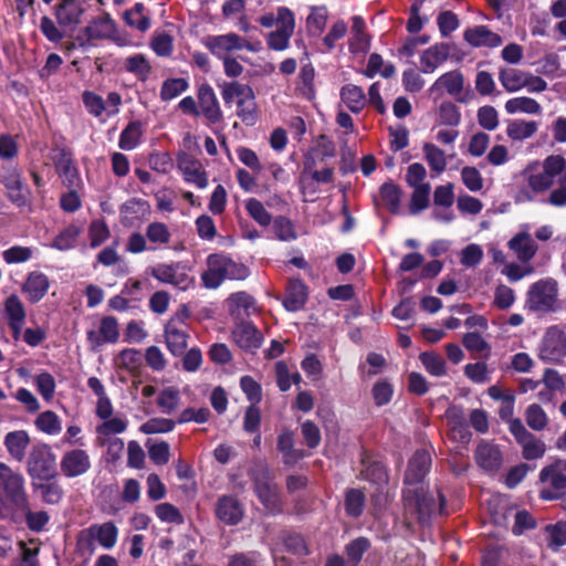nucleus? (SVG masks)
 I'll use <instances>...</instances> for the list:
<instances>
[{"label": "nucleus", "instance_id": "obj_1", "mask_svg": "<svg viewBox=\"0 0 566 566\" xmlns=\"http://www.w3.org/2000/svg\"><path fill=\"white\" fill-rule=\"evenodd\" d=\"M527 188L516 195L517 202H531L538 196L549 193L541 201L553 207L566 206V159L560 155H549L541 164V169L528 166L525 170Z\"/></svg>", "mask_w": 566, "mask_h": 566}, {"label": "nucleus", "instance_id": "obj_2", "mask_svg": "<svg viewBox=\"0 0 566 566\" xmlns=\"http://www.w3.org/2000/svg\"><path fill=\"white\" fill-rule=\"evenodd\" d=\"M258 22L265 29L275 27L265 35L269 50L282 52L290 48L291 39L296 28L295 13L287 7L281 6L275 10L265 12L258 18Z\"/></svg>", "mask_w": 566, "mask_h": 566}, {"label": "nucleus", "instance_id": "obj_3", "mask_svg": "<svg viewBox=\"0 0 566 566\" xmlns=\"http://www.w3.org/2000/svg\"><path fill=\"white\" fill-rule=\"evenodd\" d=\"M402 501L406 517L416 518L420 524H428L432 516L441 514L446 503L439 490L430 492L423 486L406 488Z\"/></svg>", "mask_w": 566, "mask_h": 566}, {"label": "nucleus", "instance_id": "obj_4", "mask_svg": "<svg viewBox=\"0 0 566 566\" xmlns=\"http://www.w3.org/2000/svg\"><path fill=\"white\" fill-rule=\"evenodd\" d=\"M207 270L202 272L203 286L210 290L219 287L226 280H244L249 269L222 253H212L207 258Z\"/></svg>", "mask_w": 566, "mask_h": 566}, {"label": "nucleus", "instance_id": "obj_5", "mask_svg": "<svg viewBox=\"0 0 566 566\" xmlns=\"http://www.w3.org/2000/svg\"><path fill=\"white\" fill-rule=\"evenodd\" d=\"M118 538V527L114 522L92 524L80 532L77 548L83 555L92 556L96 551V544L105 549H112Z\"/></svg>", "mask_w": 566, "mask_h": 566}, {"label": "nucleus", "instance_id": "obj_6", "mask_svg": "<svg viewBox=\"0 0 566 566\" xmlns=\"http://www.w3.org/2000/svg\"><path fill=\"white\" fill-rule=\"evenodd\" d=\"M27 472L31 482L56 478V457L49 444L39 443L32 447L27 459Z\"/></svg>", "mask_w": 566, "mask_h": 566}, {"label": "nucleus", "instance_id": "obj_7", "mask_svg": "<svg viewBox=\"0 0 566 566\" xmlns=\"http://www.w3.org/2000/svg\"><path fill=\"white\" fill-rule=\"evenodd\" d=\"M254 492L263 504L264 509L276 514L282 511V501L279 494L277 485L266 465H258L251 473Z\"/></svg>", "mask_w": 566, "mask_h": 566}, {"label": "nucleus", "instance_id": "obj_8", "mask_svg": "<svg viewBox=\"0 0 566 566\" xmlns=\"http://www.w3.org/2000/svg\"><path fill=\"white\" fill-rule=\"evenodd\" d=\"M202 43L211 54L220 60L230 57V54L241 50L258 52L261 49L260 42L252 43L248 39L234 32L219 35H207L202 39Z\"/></svg>", "mask_w": 566, "mask_h": 566}, {"label": "nucleus", "instance_id": "obj_9", "mask_svg": "<svg viewBox=\"0 0 566 566\" xmlns=\"http://www.w3.org/2000/svg\"><path fill=\"white\" fill-rule=\"evenodd\" d=\"M539 482L545 484L539 496L545 501H554L566 494V460L558 459L545 465L539 472Z\"/></svg>", "mask_w": 566, "mask_h": 566}, {"label": "nucleus", "instance_id": "obj_10", "mask_svg": "<svg viewBox=\"0 0 566 566\" xmlns=\"http://www.w3.org/2000/svg\"><path fill=\"white\" fill-rule=\"evenodd\" d=\"M537 357L546 363L562 365L566 358V333L559 326L548 327L537 346Z\"/></svg>", "mask_w": 566, "mask_h": 566}, {"label": "nucleus", "instance_id": "obj_11", "mask_svg": "<svg viewBox=\"0 0 566 566\" xmlns=\"http://www.w3.org/2000/svg\"><path fill=\"white\" fill-rule=\"evenodd\" d=\"M0 491L19 510L28 507L29 500L24 488V478L8 464L0 462Z\"/></svg>", "mask_w": 566, "mask_h": 566}, {"label": "nucleus", "instance_id": "obj_12", "mask_svg": "<svg viewBox=\"0 0 566 566\" xmlns=\"http://www.w3.org/2000/svg\"><path fill=\"white\" fill-rule=\"evenodd\" d=\"M557 282L553 279L539 280L527 292L526 307L533 312L554 311L557 302Z\"/></svg>", "mask_w": 566, "mask_h": 566}, {"label": "nucleus", "instance_id": "obj_13", "mask_svg": "<svg viewBox=\"0 0 566 566\" xmlns=\"http://www.w3.org/2000/svg\"><path fill=\"white\" fill-rule=\"evenodd\" d=\"M7 191V198L18 208L29 206L31 192L22 182L21 172L15 167H4L0 178Z\"/></svg>", "mask_w": 566, "mask_h": 566}, {"label": "nucleus", "instance_id": "obj_14", "mask_svg": "<svg viewBox=\"0 0 566 566\" xmlns=\"http://www.w3.org/2000/svg\"><path fill=\"white\" fill-rule=\"evenodd\" d=\"M510 432L522 447L523 458L526 460L539 459L545 454V443L531 433L520 419L510 421Z\"/></svg>", "mask_w": 566, "mask_h": 566}, {"label": "nucleus", "instance_id": "obj_15", "mask_svg": "<svg viewBox=\"0 0 566 566\" xmlns=\"http://www.w3.org/2000/svg\"><path fill=\"white\" fill-rule=\"evenodd\" d=\"M188 314H176L165 326V339L168 349L175 356L184 354L188 345V327L185 318Z\"/></svg>", "mask_w": 566, "mask_h": 566}, {"label": "nucleus", "instance_id": "obj_16", "mask_svg": "<svg viewBox=\"0 0 566 566\" xmlns=\"http://www.w3.org/2000/svg\"><path fill=\"white\" fill-rule=\"evenodd\" d=\"M149 272L159 282L171 284L180 290H187L193 284V279L182 271L180 263L157 264L150 268Z\"/></svg>", "mask_w": 566, "mask_h": 566}, {"label": "nucleus", "instance_id": "obj_17", "mask_svg": "<svg viewBox=\"0 0 566 566\" xmlns=\"http://www.w3.org/2000/svg\"><path fill=\"white\" fill-rule=\"evenodd\" d=\"M60 468L62 473L69 479L83 475L91 469L90 455L83 449L69 450L63 454Z\"/></svg>", "mask_w": 566, "mask_h": 566}, {"label": "nucleus", "instance_id": "obj_18", "mask_svg": "<svg viewBox=\"0 0 566 566\" xmlns=\"http://www.w3.org/2000/svg\"><path fill=\"white\" fill-rule=\"evenodd\" d=\"M214 512L224 524L237 525L244 516V505L234 495H222L217 500Z\"/></svg>", "mask_w": 566, "mask_h": 566}, {"label": "nucleus", "instance_id": "obj_19", "mask_svg": "<svg viewBox=\"0 0 566 566\" xmlns=\"http://www.w3.org/2000/svg\"><path fill=\"white\" fill-rule=\"evenodd\" d=\"M86 336L93 349H98L105 343L114 344L119 338L118 322L113 316H105L101 319L98 329L87 331Z\"/></svg>", "mask_w": 566, "mask_h": 566}, {"label": "nucleus", "instance_id": "obj_20", "mask_svg": "<svg viewBox=\"0 0 566 566\" xmlns=\"http://www.w3.org/2000/svg\"><path fill=\"white\" fill-rule=\"evenodd\" d=\"M431 465V455L426 450H418L409 461L405 475L407 488L421 486L420 483L429 472Z\"/></svg>", "mask_w": 566, "mask_h": 566}, {"label": "nucleus", "instance_id": "obj_21", "mask_svg": "<svg viewBox=\"0 0 566 566\" xmlns=\"http://www.w3.org/2000/svg\"><path fill=\"white\" fill-rule=\"evenodd\" d=\"M232 339L240 348L253 352L262 345L263 336L254 325L241 321L232 331Z\"/></svg>", "mask_w": 566, "mask_h": 566}, {"label": "nucleus", "instance_id": "obj_22", "mask_svg": "<svg viewBox=\"0 0 566 566\" xmlns=\"http://www.w3.org/2000/svg\"><path fill=\"white\" fill-rule=\"evenodd\" d=\"M86 42L112 39L116 34V24L108 13L93 19L84 29Z\"/></svg>", "mask_w": 566, "mask_h": 566}, {"label": "nucleus", "instance_id": "obj_23", "mask_svg": "<svg viewBox=\"0 0 566 566\" xmlns=\"http://www.w3.org/2000/svg\"><path fill=\"white\" fill-rule=\"evenodd\" d=\"M450 56V45L448 43H436L426 49L420 55V71L422 73H433Z\"/></svg>", "mask_w": 566, "mask_h": 566}, {"label": "nucleus", "instance_id": "obj_24", "mask_svg": "<svg viewBox=\"0 0 566 566\" xmlns=\"http://www.w3.org/2000/svg\"><path fill=\"white\" fill-rule=\"evenodd\" d=\"M84 11L78 0H61L55 6V17L61 27H75L80 24Z\"/></svg>", "mask_w": 566, "mask_h": 566}, {"label": "nucleus", "instance_id": "obj_25", "mask_svg": "<svg viewBox=\"0 0 566 566\" xmlns=\"http://www.w3.org/2000/svg\"><path fill=\"white\" fill-rule=\"evenodd\" d=\"M198 101L201 113L209 123L216 124L221 120L222 112L220 109L217 96L209 84H203L199 87Z\"/></svg>", "mask_w": 566, "mask_h": 566}, {"label": "nucleus", "instance_id": "obj_26", "mask_svg": "<svg viewBox=\"0 0 566 566\" xmlns=\"http://www.w3.org/2000/svg\"><path fill=\"white\" fill-rule=\"evenodd\" d=\"M56 151L57 154L54 156L55 167L63 184L69 188H76L81 179L71 154L65 149H57Z\"/></svg>", "mask_w": 566, "mask_h": 566}, {"label": "nucleus", "instance_id": "obj_27", "mask_svg": "<svg viewBox=\"0 0 566 566\" xmlns=\"http://www.w3.org/2000/svg\"><path fill=\"white\" fill-rule=\"evenodd\" d=\"M463 38L474 48H497L502 44V38L485 25H475L467 29L463 33Z\"/></svg>", "mask_w": 566, "mask_h": 566}, {"label": "nucleus", "instance_id": "obj_28", "mask_svg": "<svg viewBox=\"0 0 566 566\" xmlns=\"http://www.w3.org/2000/svg\"><path fill=\"white\" fill-rule=\"evenodd\" d=\"M511 251L522 263L530 262L536 254L538 245L528 232L516 233L507 243Z\"/></svg>", "mask_w": 566, "mask_h": 566}, {"label": "nucleus", "instance_id": "obj_29", "mask_svg": "<svg viewBox=\"0 0 566 566\" xmlns=\"http://www.w3.org/2000/svg\"><path fill=\"white\" fill-rule=\"evenodd\" d=\"M49 286L50 282L45 274L31 272L21 289L31 303H38L45 296Z\"/></svg>", "mask_w": 566, "mask_h": 566}, {"label": "nucleus", "instance_id": "obj_30", "mask_svg": "<svg viewBox=\"0 0 566 566\" xmlns=\"http://www.w3.org/2000/svg\"><path fill=\"white\" fill-rule=\"evenodd\" d=\"M478 464L486 471H496L502 465V452L499 447L489 442H481L475 450Z\"/></svg>", "mask_w": 566, "mask_h": 566}, {"label": "nucleus", "instance_id": "obj_31", "mask_svg": "<svg viewBox=\"0 0 566 566\" xmlns=\"http://www.w3.org/2000/svg\"><path fill=\"white\" fill-rule=\"evenodd\" d=\"M352 22L350 39L348 43L349 51L352 53L365 54L370 49V38L365 32L366 23L359 15H354L352 18Z\"/></svg>", "mask_w": 566, "mask_h": 566}, {"label": "nucleus", "instance_id": "obj_32", "mask_svg": "<svg viewBox=\"0 0 566 566\" xmlns=\"http://www.w3.org/2000/svg\"><path fill=\"white\" fill-rule=\"evenodd\" d=\"M227 302L231 316L237 319H240L242 316H250L256 312L255 300L247 292L233 293L228 297Z\"/></svg>", "mask_w": 566, "mask_h": 566}, {"label": "nucleus", "instance_id": "obj_33", "mask_svg": "<svg viewBox=\"0 0 566 566\" xmlns=\"http://www.w3.org/2000/svg\"><path fill=\"white\" fill-rule=\"evenodd\" d=\"M179 168L182 171L184 178L187 182L195 184L198 188L203 189L208 186V178L202 170L199 161L189 156H184L179 159Z\"/></svg>", "mask_w": 566, "mask_h": 566}, {"label": "nucleus", "instance_id": "obj_34", "mask_svg": "<svg viewBox=\"0 0 566 566\" xmlns=\"http://www.w3.org/2000/svg\"><path fill=\"white\" fill-rule=\"evenodd\" d=\"M8 453L17 461L21 462L25 457V451L30 444L29 433L24 430L8 432L3 441Z\"/></svg>", "mask_w": 566, "mask_h": 566}, {"label": "nucleus", "instance_id": "obj_35", "mask_svg": "<svg viewBox=\"0 0 566 566\" xmlns=\"http://www.w3.org/2000/svg\"><path fill=\"white\" fill-rule=\"evenodd\" d=\"M538 130V123L526 119H509L506 135L512 142H523L532 138Z\"/></svg>", "mask_w": 566, "mask_h": 566}, {"label": "nucleus", "instance_id": "obj_36", "mask_svg": "<svg viewBox=\"0 0 566 566\" xmlns=\"http://www.w3.org/2000/svg\"><path fill=\"white\" fill-rule=\"evenodd\" d=\"M31 488L34 492H40L42 501L50 505L59 504L64 496V490L55 479L31 482Z\"/></svg>", "mask_w": 566, "mask_h": 566}, {"label": "nucleus", "instance_id": "obj_37", "mask_svg": "<svg viewBox=\"0 0 566 566\" xmlns=\"http://www.w3.org/2000/svg\"><path fill=\"white\" fill-rule=\"evenodd\" d=\"M307 298L306 286L298 280L294 279L289 282L283 305L287 311L296 312L303 307Z\"/></svg>", "mask_w": 566, "mask_h": 566}, {"label": "nucleus", "instance_id": "obj_38", "mask_svg": "<svg viewBox=\"0 0 566 566\" xmlns=\"http://www.w3.org/2000/svg\"><path fill=\"white\" fill-rule=\"evenodd\" d=\"M526 76L527 72L514 67H504L499 72V81L509 93L524 88Z\"/></svg>", "mask_w": 566, "mask_h": 566}, {"label": "nucleus", "instance_id": "obj_39", "mask_svg": "<svg viewBox=\"0 0 566 566\" xmlns=\"http://www.w3.org/2000/svg\"><path fill=\"white\" fill-rule=\"evenodd\" d=\"M505 112L510 115L524 113L530 115H537L542 112L541 104L534 98L527 96H518L510 98L504 105Z\"/></svg>", "mask_w": 566, "mask_h": 566}, {"label": "nucleus", "instance_id": "obj_40", "mask_svg": "<svg viewBox=\"0 0 566 566\" xmlns=\"http://www.w3.org/2000/svg\"><path fill=\"white\" fill-rule=\"evenodd\" d=\"M221 95L226 104L234 101L238 104L242 99L254 95V92L250 85L233 81L221 85Z\"/></svg>", "mask_w": 566, "mask_h": 566}, {"label": "nucleus", "instance_id": "obj_41", "mask_svg": "<svg viewBox=\"0 0 566 566\" xmlns=\"http://www.w3.org/2000/svg\"><path fill=\"white\" fill-rule=\"evenodd\" d=\"M147 241L154 244L153 248L158 249L167 247L171 241V232L167 224L159 221L150 222L145 229Z\"/></svg>", "mask_w": 566, "mask_h": 566}, {"label": "nucleus", "instance_id": "obj_42", "mask_svg": "<svg viewBox=\"0 0 566 566\" xmlns=\"http://www.w3.org/2000/svg\"><path fill=\"white\" fill-rule=\"evenodd\" d=\"M544 534L547 548L552 552H558L560 547L566 545V521L546 525Z\"/></svg>", "mask_w": 566, "mask_h": 566}, {"label": "nucleus", "instance_id": "obj_43", "mask_svg": "<svg viewBox=\"0 0 566 566\" xmlns=\"http://www.w3.org/2000/svg\"><path fill=\"white\" fill-rule=\"evenodd\" d=\"M340 97L345 105L353 112L359 113L366 104V96L364 91L354 84H348L342 87Z\"/></svg>", "mask_w": 566, "mask_h": 566}, {"label": "nucleus", "instance_id": "obj_44", "mask_svg": "<svg viewBox=\"0 0 566 566\" xmlns=\"http://www.w3.org/2000/svg\"><path fill=\"white\" fill-rule=\"evenodd\" d=\"M143 135V126L140 122H130L119 136L118 146L123 150H133L139 144Z\"/></svg>", "mask_w": 566, "mask_h": 566}, {"label": "nucleus", "instance_id": "obj_45", "mask_svg": "<svg viewBox=\"0 0 566 566\" xmlns=\"http://www.w3.org/2000/svg\"><path fill=\"white\" fill-rule=\"evenodd\" d=\"M423 154L432 171L439 175L446 170L447 157L442 149L434 144L426 143L423 145Z\"/></svg>", "mask_w": 566, "mask_h": 566}, {"label": "nucleus", "instance_id": "obj_46", "mask_svg": "<svg viewBox=\"0 0 566 566\" xmlns=\"http://www.w3.org/2000/svg\"><path fill=\"white\" fill-rule=\"evenodd\" d=\"M327 19L328 12L325 6L311 7V13L306 18L308 32L313 35H319L325 30Z\"/></svg>", "mask_w": 566, "mask_h": 566}, {"label": "nucleus", "instance_id": "obj_47", "mask_svg": "<svg viewBox=\"0 0 566 566\" xmlns=\"http://www.w3.org/2000/svg\"><path fill=\"white\" fill-rule=\"evenodd\" d=\"M464 78L460 71H451L442 74L434 83L437 87H443L450 95H458L463 90Z\"/></svg>", "mask_w": 566, "mask_h": 566}, {"label": "nucleus", "instance_id": "obj_48", "mask_svg": "<svg viewBox=\"0 0 566 566\" xmlns=\"http://www.w3.org/2000/svg\"><path fill=\"white\" fill-rule=\"evenodd\" d=\"M157 405L164 413L171 415L180 405L179 390L175 387L163 389L158 395Z\"/></svg>", "mask_w": 566, "mask_h": 566}, {"label": "nucleus", "instance_id": "obj_49", "mask_svg": "<svg viewBox=\"0 0 566 566\" xmlns=\"http://www.w3.org/2000/svg\"><path fill=\"white\" fill-rule=\"evenodd\" d=\"M380 198L382 205L392 213H397L400 208L401 190L392 182H386L380 188Z\"/></svg>", "mask_w": 566, "mask_h": 566}, {"label": "nucleus", "instance_id": "obj_50", "mask_svg": "<svg viewBox=\"0 0 566 566\" xmlns=\"http://www.w3.org/2000/svg\"><path fill=\"white\" fill-rule=\"evenodd\" d=\"M277 449L283 454L286 464L295 463L301 458V452L294 449V439L291 431H283L277 438Z\"/></svg>", "mask_w": 566, "mask_h": 566}, {"label": "nucleus", "instance_id": "obj_51", "mask_svg": "<svg viewBox=\"0 0 566 566\" xmlns=\"http://www.w3.org/2000/svg\"><path fill=\"white\" fill-rule=\"evenodd\" d=\"M525 421L531 429L542 431L548 424V417L539 405L532 403L525 410Z\"/></svg>", "mask_w": 566, "mask_h": 566}, {"label": "nucleus", "instance_id": "obj_52", "mask_svg": "<svg viewBox=\"0 0 566 566\" xmlns=\"http://www.w3.org/2000/svg\"><path fill=\"white\" fill-rule=\"evenodd\" d=\"M124 66L126 71L135 74L142 81H145L151 71L149 62L143 54L128 56L124 62Z\"/></svg>", "mask_w": 566, "mask_h": 566}, {"label": "nucleus", "instance_id": "obj_53", "mask_svg": "<svg viewBox=\"0 0 566 566\" xmlns=\"http://www.w3.org/2000/svg\"><path fill=\"white\" fill-rule=\"evenodd\" d=\"M120 212L125 218H146L150 214V206L143 199L132 198L122 206Z\"/></svg>", "mask_w": 566, "mask_h": 566}, {"label": "nucleus", "instance_id": "obj_54", "mask_svg": "<svg viewBox=\"0 0 566 566\" xmlns=\"http://www.w3.org/2000/svg\"><path fill=\"white\" fill-rule=\"evenodd\" d=\"M128 421L124 417H109L103 419V422L96 427V433L99 437H108L112 434H119L126 431Z\"/></svg>", "mask_w": 566, "mask_h": 566}, {"label": "nucleus", "instance_id": "obj_55", "mask_svg": "<svg viewBox=\"0 0 566 566\" xmlns=\"http://www.w3.org/2000/svg\"><path fill=\"white\" fill-rule=\"evenodd\" d=\"M237 116L249 126L256 123L258 119V105L255 102V95H252L245 99H242L237 104Z\"/></svg>", "mask_w": 566, "mask_h": 566}, {"label": "nucleus", "instance_id": "obj_56", "mask_svg": "<svg viewBox=\"0 0 566 566\" xmlns=\"http://www.w3.org/2000/svg\"><path fill=\"white\" fill-rule=\"evenodd\" d=\"M4 312L8 318V324L17 322H25V308L21 300L11 294L4 302Z\"/></svg>", "mask_w": 566, "mask_h": 566}, {"label": "nucleus", "instance_id": "obj_57", "mask_svg": "<svg viewBox=\"0 0 566 566\" xmlns=\"http://www.w3.org/2000/svg\"><path fill=\"white\" fill-rule=\"evenodd\" d=\"M430 190V184L413 187V192L411 195V200L409 203L410 213L418 214L419 212L428 208Z\"/></svg>", "mask_w": 566, "mask_h": 566}, {"label": "nucleus", "instance_id": "obj_58", "mask_svg": "<svg viewBox=\"0 0 566 566\" xmlns=\"http://www.w3.org/2000/svg\"><path fill=\"white\" fill-rule=\"evenodd\" d=\"M36 428L48 434L55 436L62 430L61 421L53 411H44L35 420Z\"/></svg>", "mask_w": 566, "mask_h": 566}, {"label": "nucleus", "instance_id": "obj_59", "mask_svg": "<svg viewBox=\"0 0 566 566\" xmlns=\"http://www.w3.org/2000/svg\"><path fill=\"white\" fill-rule=\"evenodd\" d=\"M245 209L250 217L260 226L266 227L271 223V214L265 210L263 203L255 198L245 201Z\"/></svg>", "mask_w": 566, "mask_h": 566}, {"label": "nucleus", "instance_id": "obj_60", "mask_svg": "<svg viewBox=\"0 0 566 566\" xmlns=\"http://www.w3.org/2000/svg\"><path fill=\"white\" fill-rule=\"evenodd\" d=\"M176 422L167 418H151L140 426L145 434L167 433L174 430Z\"/></svg>", "mask_w": 566, "mask_h": 566}, {"label": "nucleus", "instance_id": "obj_61", "mask_svg": "<svg viewBox=\"0 0 566 566\" xmlns=\"http://www.w3.org/2000/svg\"><path fill=\"white\" fill-rule=\"evenodd\" d=\"M25 523L32 532H42L50 521V515L46 511H31L29 506L23 510Z\"/></svg>", "mask_w": 566, "mask_h": 566}, {"label": "nucleus", "instance_id": "obj_62", "mask_svg": "<svg viewBox=\"0 0 566 566\" xmlns=\"http://www.w3.org/2000/svg\"><path fill=\"white\" fill-rule=\"evenodd\" d=\"M439 123L447 126H458L461 120L459 108L452 102H443L438 112Z\"/></svg>", "mask_w": 566, "mask_h": 566}, {"label": "nucleus", "instance_id": "obj_63", "mask_svg": "<svg viewBox=\"0 0 566 566\" xmlns=\"http://www.w3.org/2000/svg\"><path fill=\"white\" fill-rule=\"evenodd\" d=\"M188 88V82L185 78H171L164 82L160 90L163 101H170Z\"/></svg>", "mask_w": 566, "mask_h": 566}, {"label": "nucleus", "instance_id": "obj_64", "mask_svg": "<svg viewBox=\"0 0 566 566\" xmlns=\"http://www.w3.org/2000/svg\"><path fill=\"white\" fill-rule=\"evenodd\" d=\"M142 358L143 355L138 349L126 348L118 354L116 363L120 368L134 370L140 366Z\"/></svg>", "mask_w": 566, "mask_h": 566}]
</instances>
